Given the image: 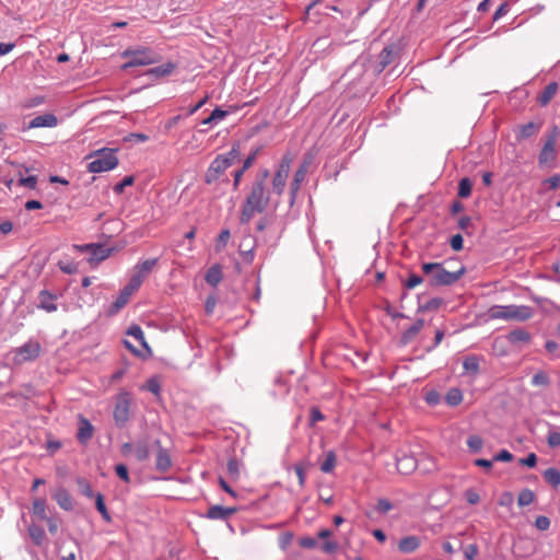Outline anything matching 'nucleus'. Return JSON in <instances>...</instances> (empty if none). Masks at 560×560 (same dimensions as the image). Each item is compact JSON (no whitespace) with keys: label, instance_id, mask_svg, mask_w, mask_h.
Instances as JSON below:
<instances>
[{"label":"nucleus","instance_id":"7","mask_svg":"<svg viewBox=\"0 0 560 560\" xmlns=\"http://www.w3.org/2000/svg\"><path fill=\"white\" fill-rule=\"evenodd\" d=\"M131 404L132 397L129 392L124 390L117 395L113 416L119 429H122L130 419Z\"/></svg>","mask_w":560,"mask_h":560},{"label":"nucleus","instance_id":"42","mask_svg":"<svg viewBox=\"0 0 560 560\" xmlns=\"http://www.w3.org/2000/svg\"><path fill=\"white\" fill-rule=\"evenodd\" d=\"M77 485L82 495L89 499L95 498L96 494H94L91 483L85 478H78Z\"/></svg>","mask_w":560,"mask_h":560},{"label":"nucleus","instance_id":"4","mask_svg":"<svg viewBox=\"0 0 560 560\" xmlns=\"http://www.w3.org/2000/svg\"><path fill=\"white\" fill-rule=\"evenodd\" d=\"M121 57L128 59L121 66L122 71L133 67H143L160 62L162 57L150 47L139 46L137 48H127L121 52Z\"/></svg>","mask_w":560,"mask_h":560},{"label":"nucleus","instance_id":"57","mask_svg":"<svg viewBox=\"0 0 560 560\" xmlns=\"http://www.w3.org/2000/svg\"><path fill=\"white\" fill-rule=\"evenodd\" d=\"M547 443L549 447L556 448L560 446V432L559 431H549L547 435Z\"/></svg>","mask_w":560,"mask_h":560},{"label":"nucleus","instance_id":"36","mask_svg":"<svg viewBox=\"0 0 560 560\" xmlns=\"http://www.w3.org/2000/svg\"><path fill=\"white\" fill-rule=\"evenodd\" d=\"M95 508L105 522L109 523L112 521V516L105 505L104 495L102 493H96L95 495Z\"/></svg>","mask_w":560,"mask_h":560},{"label":"nucleus","instance_id":"18","mask_svg":"<svg viewBox=\"0 0 560 560\" xmlns=\"http://www.w3.org/2000/svg\"><path fill=\"white\" fill-rule=\"evenodd\" d=\"M421 545L420 537L416 535H410L401 538L398 542V550L401 553H412L415 552Z\"/></svg>","mask_w":560,"mask_h":560},{"label":"nucleus","instance_id":"48","mask_svg":"<svg viewBox=\"0 0 560 560\" xmlns=\"http://www.w3.org/2000/svg\"><path fill=\"white\" fill-rule=\"evenodd\" d=\"M467 446L470 452L478 453L483 446V441L479 435H469L467 439Z\"/></svg>","mask_w":560,"mask_h":560},{"label":"nucleus","instance_id":"10","mask_svg":"<svg viewBox=\"0 0 560 560\" xmlns=\"http://www.w3.org/2000/svg\"><path fill=\"white\" fill-rule=\"evenodd\" d=\"M311 162V158H304L303 162L294 173L293 179L290 183L291 203L294 202L301 185L306 178Z\"/></svg>","mask_w":560,"mask_h":560},{"label":"nucleus","instance_id":"35","mask_svg":"<svg viewBox=\"0 0 560 560\" xmlns=\"http://www.w3.org/2000/svg\"><path fill=\"white\" fill-rule=\"evenodd\" d=\"M444 303V300L442 298H433L425 303H420L418 306L417 312L418 313H425L430 311H436L440 308V306Z\"/></svg>","mask_w":560,"mask_h":560},{"label":"nucleus","instance_id":"40","mask_svg":"<svg viewBox=\"0 0 560 560\" xmlns=\"http://www.w3.org/2000/svg\"><path fill=\"white\" fill-rule=\"evenodd\" d=\"M472 183L468 177L459 180L457 195L459 198H468L471 195Z\"/></svg>","mask_w":560,"mask_h":560},{"label":"nucleus","instance_id":"21","mask_svg":"<svg viewBox=\"0 0 560 560\" xmlns=\"http://www.w3.org/2000/svg\"><path fill=\"white\" fill-rule=\"evenodd\" d=\"M396 467L400 474L408 475L417 468V459L413 456L404 455L397 458Z\"/></svg>","mask_w":560,"mask_h":560},{"label":"nucleus","instance_id":"47","mask_svg":"<svg viewBox=\"0 0 560 560\" xmlns=\"http://www.w3.org/2000/svg\"><path fill=\"white\" fill-rule=\"evenodd\" d=\"M425 281V277H421L417 273L410 272L408 278L404 281V287L408 290L416 288Z\"/></svg>","mask_w":560,"mask_h":560},{"label":"nucleus","instance_id":"58","mask_svg":"<svg viewBox=\"0 0 560 560\" xmlns=\"http://www.w3.org/2000/svg\"><path fill=\"white\" fill-rule=\"evenodd\" d=\"M375 509L378 513L386 514L393 509V504L387 499H378Z\"/></svg>","mask_w":560,"mask_h":560},{"label":"nucleus","instance_id":"25","mask_svg":"<svg viewBox=\"0 0 560 560\" xmlns=\"http://www.w3.org/2000/svg\"><path fill=\"white\" fill-rule=\"evenodd\" d=\"M506 338L512 345H518V343L529 342L532 339V336L527 330H525L523 328H517V329L510 331L508 334Z\"/></svg>","mask_w":560,"mask_h":560},{"label":"nucleus","instance_id":"39","mask_svg":"<svg viewBox=\"0 0 560 560\" xmlns=\"http://www.w3.org/2000/svg\"><path fill=\"white\" fill-rule=\"evenodd\" d=\"M464 370L469 374H477L479 372V360L475 355L467 357L463 362Z\"/></svg>","mask_w":560,"mask_h":560},{"label":"nucleus","instance_id":"51","mask_svg":"<svg viewBox=\"0 0 560 560\" xmlns=\"http://www.w3.org/2000/svg\"><path fill=\"white\" fill-rule=\"evenodd\" d=\"M270 176V172L268 168H260L256 174H255V177L253 179V184H257V185H262V186H267V180Z\"/></svg>","mask_w":560,"mask_h":560},{"label":"nucleus","instance_id":"23","mask_svg":"<svg viewBox=\"0 0 560 560\" xmlns=\"http://www.w3.org/2000/svg\"><path fill=\"white\" fill-rule=\"evenodd\" d=\"M159 258H150L142 262H138L135 267V273L143 281L152 269L158 265Z\"/></svg>","mask_w":560,"mask_h":560},{"label":"nucleus","instance_id":"43","mask_svg":"<svg viewBox=\"0 0 560 560\" xmlns=\"http://www.w3.org/2000/svg\"><path fill=\"white\" fill-rule=\"evenodd\" d=\"M226 470L231 479L236 480L240 477V462L235 456L229 458Z\"/></svg>","mask_w":560,"mask_h":560},{"label":"nucleus","instance_id":"5","mask_svg":"<svg viewBox=\"0 0 560 560\" xmlns=\"http://www.w3.org/2000/svg\"><path fill=\"white\" fill-rule=\"evenodd\" d=\"M559 137L560 128L557 125H552L545 136L544 145L538 154V164L540 167H555L558 156L556 144Z\"/></svg>","mask_w":560,"mask_h":560},{"label":"nucleus","instance_id":"12","mask_svg":"<svg viewBox=\"0 0 560 560\" xmlns=\"http://www.w3.org/2000/svg\"><path fill=\"white\" fill-rule=\"evenodd\" d=\"M398 47L396 45H388L380 52L376 60L375 69L378 73L385 70V68L392 65L398 57Z\"/></svg>","mask_w":560,"mask_h":560},{"label":"nucleus","instance_id":"3","mask_svg":"<svg viewBox=\"0 0 560 560\" xmlns=\"http://www.w3.org/2000/svg\"><path fill=\"white\" fill-rule=\"evenodd\" d=\"M116 148H101L92 151L86 159H92L86 168L90 173H103L118 166L119 160Z\"/></svg>","mask_w":560,"mask_h":560},{"label":"nucleus","instance_id":"31","mask_svg":"<svg viewBox=\"0 0 560 560\" xmlns=\"http://www.w3.org/2000/svg\"><path fill=\"white\" fill-rule=\"evenodd\" d=\"M33 515L38 520L44 521L48 517L46 513V500L44 498H37L33 501L32 506Z\"/></svg>","mask_w":560,"mask_h":560},{"label":"nucleus","instance_id":"11","mask_svg":"<svg viewBox=\"0 0 560 560\" xmlns=\"http://www.w3.org/2000/svg\"><path fill=\"white\" fill-rule=\"evenodd\" d=\"M230 167V163L223 156L218 155L208 167L205 174V183L210 185L219 179L221 175Z\"/></svg>","mask_w":560,"mask_h":560},{"label":"nucleus","instance_id":"19","mask_svg":"<svg viewBox=\"0 0 560 560\" xmlns=\"http://www.w3.org/2000/svg\"><path fill=\"white\" fill-rule=\"evenodd\" d=\"M58 124V118L54 114H43L34 117L30 124L28 128H40V127H56Z\"/></svg>","mask_w":560,"mask_h":560},{"label":"nucleus","instance_id":"61","mask_svg":"<svg viewBox=\"0 0 560 560\" xmlns=\"http://www.w3.org/2000/svg\"><path fill=\"white\" fill-rule=\"evenodd\" d=\"M299 545L302 548L313 549V548L317 547V539L314 537H310V536L302 537L299 540Z\"/></svg>","mask_w":560,"mask_h":560},{"label":"nucleus","instance_id":"54","mask_svg":"<svg viewBox=\"0 0 560 560\" xmlns=\"http://www.w3.org/2000/svg\"><path fill=\"white\" fill-rule=\"evenodd\" d=\"M549 383V376L544 371L537 372L532 378V384L535 386H548Z\"/></svg>","mask_w":560,"mask_h":560},{"label":"nucleus","instance_id":"20","mask_svg":"<svg viewBox=\"0 0 560 560\" xmlns=\"http://www.w3.org/2000/svg\"><path fill=\"white\" fill-rule=\"evenodd\" d=\"M39 299V307L51 313L57 310V305L54 301L57 299V295L49 292L48 290H42L38 294Z\"/></svg>","mask_w":560,"mask_h":560},{"label":"nucleus","instance_id":"34","mask_svg":"<svg viewBox=\"0 0 560 560\" xmlns=\"http://www.w3.org/2000/svg\"><path fill=\"white\" fill-rule=\"evenodd\" d=\"M229 115L228 110L217 107L212 110L209 117L201 120L202 125H215Z\"/></svg>","mask_w":560,"mask_h":560},{"label":"nucleus","instance_id":"38","mask_svg":"<svg viewBox=\"0 0 560 560\" xmlns=\"http://www.w3.org/2000/svg\"><path fill=\"white\" fill-rule=\"evenodd\" d=\"M337 457L334 451H329L326 454L325 460L320 465V470L325 474H329L336 466Z\"/></svg>","mask_w":560,"mask_h":560},{"label":"nucleus","instance_id":"56","mask_svg":"<svg viewBox=\"0 0 560 560\" xmlns=\"http://www.w3.org/2000/svg\"><path fill=\"white\" fill-rule=\"evenodd\" d=\"M305 469H306V465L304 463H296L294 465V470L298 476L299 485L301 488H303L305 486V481H306Z\"/></svg>","mask_w":560,"mask_h":560},{"label":"nucleus","instance_id":"55","mask_svg":"<svg viewBox=\"0 0 560 560\" xmlns=\"http://www.w3.org/2000/svg\"><path fill=\"white\" fill-rule=\"evenodd\" d=\"M231 237V232L228 229H224L220 232L217 238L215 249L220 252L222 248L225 247L228 241Z\"/></svg>","mask_w":560,"mask_h":560},{"label":"nucleus","instance_id":"13","mask_svg":"<svg viewBox=\"0 0 560 560\" xmlns=\"http://www.w3.org/2000/svg\"><path fill=\"white\" fill-rule=\"evenodd\" d=\"M423 327H424V319L418 318L408 329H406L401 334L399 341H398L399 346L406 347L409 343H411L417 338V336L419 335V332L422 330Z\"/></svg>","mask_w":560,"mask_h":560},{"label":"nucleus","instance_id":"30","mask_svg":"<svg viewBox=\"0 0 560 560\" xmlns=\"http://www.w3.org/2000/svg\"><path fill=\"white\" fill-rule=\"evenodd\" d=\"M287 180H288V176H285L281 173L275 172L272 182H271L272 192L276 194L278 197L282 196V194L284 192Z\"/></svg>","mask_w":560,"mask_h":560},{"label":"nucleus","instance_id":"33","mask_svg":"<svg viewBox=\"0 0 560 560\" xmlns=\"http://www.w3.org/2000/svg\"><path fill=\"white\" fill-rule=\"evenodd\" d=\"M463 400V393L457 387H452L445 395V402L451 407L458 406Z\"/></svg>","mask_w":560,"mask_h":560},{"label":"nucleus","instance_id":"9","mask_svg":"<svg viewBox=\"0 0 560 560\" xmlns=\"http://www.w3.org/2000/svg\"><path fill=\"white\" fill-rule=\"evenodd\" d=\"M73 248L78 252H81V253H90V257H89V262H100L104 259H106L109 255H110V249L109 248H106L104 247L103 245L101 244H94V243H90V244H83V245H73Z\"/></svg>","mask_w":560,"mask_h":560},{"label":"nucleus","instance_id":"45","mask_svg":"<svg viewBox=\"0 0 560 560\" xmlns=\"http://www.w3.org/2000/svg\"><path fill=\"white\" fill-rule=\"evenodd\" d=\"M127 334L129 336H132L136 340H138L143 347H145L147 349H149V346L144 339V334L141 329L140 326L138 325H131L128 330H127Z\"/></svg>","mask_w":560,"mask_h":560},{"label":"nucleus","instance_id":"24","mask_svg":"<svg viewBox=\"0 0 560 560\" xmlns=\"http://www.w3.org/2000/svg\"><path fill=\"white\" fill-rule=\"evenodd\" d=\"M223 278L222 268L219 264L211 266L205 276V280L211 287H217Z\"/></svg>","mask_w":560,"mask_h":560},{"label":"nucleus","instance_id":"64","mask_svg":"<svg viewBox=\"0 0 560 560\" xmlns=\"http://www.w3.org/2000/svg\"><path fill=\"white\" fill-rule=\"evenodd\" d=\"M544 183L548 184L549 189L556 190L558 187H560V174L550 176L549 178L545 179Z\"/></svg>","mask_w":560,"mask_h":560},{"label":"nucleus","instance_id":"14","mask_svg":"<svg viewBox=\"0 0 560 560\" xmlns=\"http://www.w3.org/2000/svg\"><path fill=\"white\" fill-rule=\"evenodd\" d=\"M238 511L235 506H222V505H211L207 513L206 517L209 520H228L231 515L235 514Z\"/></svg>","mask_w":560,"mask_h":560},{"label":"nucleus","instance_id":"17","mask_svg":"<svg viewBox=\"0 0 560 560\" xmlns=\"http://www.w3.org/2000/svg\"><path fill=\"white\" fill-rule=\"evenodd\" d=\"M172 458L167 448H160L156 453L155 469L160 472H167L172 468Z\"/></svg>","mask_w":560,"mask_h":560},{"label":"nucleus","instance_id":"50","mask_svg":"<svg viewBox=\"0 0 560 560\" xmlns=\"http://www.w3.org/2000/svg\"><path fill=\"white\" fill-rule=\"evenodd\" d=\"M135 183V176L133 175H129V176H126L121 182L117 183L114 187H113V191L116 194V195H121L125 190V188L127 186H131L133 185Z\"/></svg>","mask_w":560,"mask_h":560},{"label":"nucleus","instance_id":"26","mask_svg":"<svg viewBox=\"0 0 560 560\" xmlns=\"http://www.w3.org/2000/svg\"><path fill=\"white\" fill-rule=\"evenodd\" d=\"M558 89L559 85L557 82H550L537 98L540 106H547L558 92Z\"/></svg>","mask_w":560,"mask_h":560},{"label":"nucleus","instance_id":"8","mask_svg":"<svg viewBox=\"0 0 560 560\" xmlns=\"http://www.w3.org/2000/svg\"><path fill=\"white\" fill-rule=\"evenodd\" d=\"M40 351L42 347L39 342L30 340L14 350V363L23 364L27 361H34L39 357Z\"/></svg>","mask_w":560,"mask_h":560},{"label":"nucleus","instance_id":"1","mask_svg":"<svg viewBox=\"0 0 560 560\" xmlns=\"http://www.w3.org/2000/svg\"><path fill=\"white\" fill-rule=\"evenodd\" d=\"M270 199L271 191L268 186L250 183L241 208L240 223L248 224L256 214L264 213L270 203Z\"/></svg>","mask_w":560,"mask_h":560},{"label":"nucleus","instance_id":"27","mask_svg":"<svg viewBox=\"0 0 560 560\" xmlns=\"http://www.w3.org/2000/svg\"><path fill=\"white\" fill-rule=\"evenodd\" d=\"M176 68V63L172 61H167L158 67L151 68L148 70L147 74L153 75L155 78H163L170 75L174 69Z\"/></svg>","mask_w":560,"mask_h":560},{"label":"nucleus","instance_id":"60","mask_svg":"<svg viewBox=\"0 0 560 560\" xmlns=\"http://www.w3.org/2000/svg\"><path fill=\"white\" fill-rule=\"evenodd\" d=\"M19 186L27 187L30 189H35L37 185V177L32 175L27 177H21L18 182Z\"/></svg>","mask_w":560,"mask_h":560},{"label":"nucleus","instance_id":"28","mask_svg":"<svg viewBox=\"0 0 560 560\" xmlns=\"http://www.w3.org/2000/svg\"><path fill=\"white\" fill-rule=\"evenodd\" d=\"M518 129H520V131L516 135L517 140H525V139H528V138L535 136L539 131L540 124L529 121L525 125L520 126Z\"/></svg>","mask_w":560,"mask_h":560},{"label":"nucleus","instance_id":"6","mask_svg":"<svg viewBox=\"0 0 560 560\" xmlns=\"http://www.w3.org/2000/svg\"><path fill=\"white\" fill-rule=\"evenodd\" d=\"M533 311L526 305H494L490 308L492 318L527 320L532 317Z\"/></svg>","mask_w":560,"mask_h":560},{"label":"nucleus","instance_id":"32","mask_svg":"<svg viewBox=\"0 0 560 560\" xmlns=\"http://www.w3.org/2000/svg\"><path fill=\"white\" fill-rule=\"evenodd\" d=\"M544 480L552 488L557 489L560 486V471L557 468H548L542 472Z\"/></svg>","mask_w":560,"mask_h":560},{"label":"nucleus","instance_id":"53","mask_svg":"<svg viewBox=\"0 0 560 560\" xmlns=\"http://www.w3.org/2000/svg\"><path fill=\"white\" fill-rule=\"evenodd\" d=\"M264 145H258L249 152L248 156L243 161V164L245 165V168H250L254 163L256 162V159L258 154L261 152Z\"/></svg>","mask_w":560,"mask_h":560},{"label":"nucleus","instance_id":"49","mask_svg":"<svg viewBox=\"0 0 560 560\" xmlns=\"http://www.w3.org/2000/svg\"><path fill=\"white\" fill-rule=\"evenodd\" d=\"M325 419V416L320 411V409L317 406H312L310 408V419H308V425L314 427L318 421H323Z\"/></svg>","mask_w":560,"mask_h":560},{"label":"nucleus","instance_id":"59","mask_svg":"<svg viewBox=\"0 0 560 560\" xmlns=\"http://www.w3.org/2000/svg\"><path fill=\"white\" fill-rule=\"evenodd\" d=\"M115 472L116 475L125 482H129V470L128 467L125 464H118L115 466Z\"/></svg>","mask_w":560,"mask_h":560},{"label":"nucleus","instance_id":"16","mask_svg":"<svg viewBox=\"0 0 560 560\" xmlns=\"http://www.w3.org/2000/svg\"><path fill=\"white\" fill-rule=\"evenodd\" d=\"M52 499L58 503V505L65 511L73 510V501L69 491L60 487L52 493Z\"/></svg>","mask_w":560,"mask_h":560},{"label":"nucleus","instance_id":"2","mask_svg":"<svg viewBox=\"0 0 560 560\" xmlns=\"http://www.w3.org/2000/svg\"><path fill=\"white\" fill-rule=\"evenodd\" d=\"M425 282L431 288L448 287L456 283L466 272L462 266L458 270L448 271L441 262H423L421 265Z\"/></svg>","mask_w":560,"mask_h":560},{"label":"nucleus","instance_id":"62","mask_svg":"<svg viewBox=\"0 0 560 560\" xmlns=\"http://www.w3.org/2000/svg\"><path fill=\"white\" fill-rule=\"evenodd\" d=\"M463 236L460 234H455L451 237L450 245L453 250L459 252L463 249Z\"/></svg>","mask_w":560,"mask_h":560},{"label":"nucleus","instance_id":"46","mask_svg":"<svg viewBox=\"0 0 560 560\" xmlns=\"http://www.w3.org/2000/svg\"><path fill=\"white\" fill-rule=\"evenodd\" d=\"M535 499V494L534 492L530 490V489H523L520 493H518V498H517V504L520 506H527L529 505L530 503H533Z\"/></svg>","mask_w":560,"mask_h":560},{"label":"nucleus","instance_id":"41","mask_svg":"<svg viewBox=\"0 0 560 560\" xmlns=\"http://www.w3.org/2000/svg\"><path fill=\"white\" fill-rule=\"evenodd\" d=\"M129 302V298L124 295L122 293H119V295L116 298V300L110 304L108 308V314L114 315L117 314L122 307L127 305Z\"/></svg>","mask_w":560,"mask_h":560},{"label":"nucleus","instance_id":"29","mask_svg":"<svg viewBox=\"0 0 560 560\" xmlns=\"http://www.w3.org/2000/svg\"><path fill=\"white\" fill-rule=\"evenodd\" d=\"M135 456L138 462H144L150 456V450L147 439H141L135 444Z\"/></svg>","mask_w":560,"mask_h":560},{"label":"nucleus","instance_id":"44","mask_svg":"<svg viewBox=\"0 0 560 560\" xmlns=\"http://www.w3.org/2000/svg\"><path fill=\"white\" fill-rule=\"evenodd\" d=\"M292 161L293 158L290 153L283 154L276 172L289 176Z\"/></svg>","mask_w":560,"mask_h":560},{"label":"nucleus","instance_id":"52","mask_svg":"<svg viewBox=\"0 0 560 560\" xmlns=\"http://www.w3.org/2000/svg\"><path fill=\"white\" fill-rule=\"evenodd\" d=\"M59 269L67 275H74L78 272V264L74 261H62L58 262Z\"/></svg>","mask_w":560,"mask_h":560},{"label":"nucleus","instance_id":"15","mask_svg":"<svg viewBox=\"0 0 560 560\" xmlns=\"http://www.w3.org/2000/svg\"><path fill=\"white\" fill-rule=\"evenodd\" d=\"M93 433L94 428L92 423L83 416H79V430L77 433V440L81 444H85L88 441L92 439Z\"/></svg>","mask_w":560,"mask_h":560},{"label":"nucleus","instance_id":"37","mask_svg":"<svg viewBox=\"0 0 560 560\" xmlns=\"http://www.w3.org/2000/svg\"><path fill=\"white\" fill-rule=\"evenodd\" d=\"M220 156H223V159H226L230 163V166L234 163V161L238 160L241 156V142L235 141L232 143L231 150L225 154H219Z\"/></svg>","mask_w":560,"mask_h":560},{"label":"nucleus","instance_id":"63","mask_svg":"<svg viewBox=\"0 0 560 560\" xmlns=\"http://www.w3.org/2000/svg\"><path fill=\"white\" fill-rule=\"evenodd\" d=\"M513 458L514 456L511 452L508 450H501L497 455H494L493 462H512Z\"/></svg>","mask_w":560,"mask_h":560},{"label":"nucleus","instance_id":"22","mask_svg":"<svg viewBox=\"0 0 560 560\" xmlns=\"http://www.w3.org/2000/svg\"><path fill=\"white\" fill-rule=\"evenodd\" d=\"M28 535L33 544L37 547H42L46 541V534L42 526L32 523L27 528Z\"/></svg>","mask_w":560,"mask_h":560}]
</instances>
